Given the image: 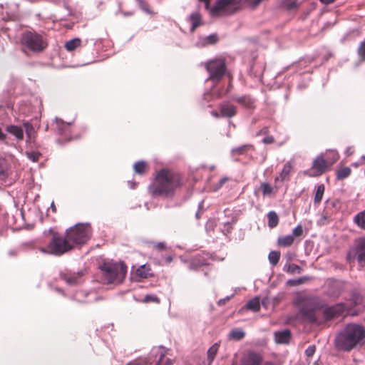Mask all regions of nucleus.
<instances>
[{"label": "nucleus", "mask_w": 365, "mask_h": 365, "mask_svg": "<svg viewBox=\"0 0 365 365\" xmlns=\"http://www.w3.org/2000/svg\"><path fill=\"white\" fill-rule=\"evenodd\" d=\"M146 163L144 161L136 162L133 165L135 172L140 175L144 173Z\"/></svg>", "instance_id": "58836bf2"}, {"label": "nucleus", "mask_w": 365, "mask_h": 365, "mask_svg": "<svg viewBox=\"0 0 365 365\" xmlns=\"http://www.w3.org/2000/svg\"><path fill=\"white\" fill-rule=\"evenodd\" d=\"M55 125L58 134L63 136V140L68 141L72 139L71 136L69 135L71 130L69 123H65L61 119L56 118Z\"/></svg>", "instance_id": "f8f14e48"}, {"label": "nucleus", "mask_w": 365, "mask_h": 365, "mask_svg": "<svg viewBox=\"0 0 365 365\" xmlns=\"http://www.w3.org/2000/svg\"><path fill=\"white\" fill-rule=\"evenodd\" d=\"M322 3L325 4H329L334 1V0H319Z\"/></svg>", "instance_id": "052dcab7"}, {"label": "nucleus", "mask_w": 365, "mask_h": 365, "mask_svg": "<svg viewBox=\"0 0 365 365\" xmlns=\"http://www.w3.org/2000/svg\"><path fill=\"white\" fill-rule=\"evenodd\" d=\"M102 272L101 281L103 284L117 285L124 280L127 267L121 262L104 261L100 266Z\"/></svg>", "instance_id": "7ed1b4c3"}, {"label": "nucleus", "mask_w": 365, "mask_h": 365, "mask_svg": "<svg viewBox=\"0 0 365 365\" xmlns=\"http://www.w3.org/2000/svg\"><path fill=\"white\" fill-rule=\"evenodd\" d=\"M354 298L355 304L360 303V302L361 300L360 295L355 294V295H354Z\"/></svg>", "instance_id": "4d7b16f0"}, {"label": "nucleus", "mask_w": 365, "mask_h": 365, "mask_svg": "<svg viewBox=\"0 0 365 365\" xmlns=\"http://www.w3.org/2000/svg\"><path fill=\"white\" fill-rule=\"evenodd\" d=\"M6 131L15 136L18 140H21L24 138V130L21 127L9 125L6 127Z\"/></svg>", "instance_id": "412c9836"}, {"label": "nucleus", "mask_w": 365, "mask_h": 365, "mask_svg": "<svg viewBox=\"0 0 365 365\" xmlns=\"http://www.w3.org/2000/svg\"><path fill=\"white\" fill-rule=\"evenodd\" d=\"M21 43L24 48L33 52H40L46 47V43L43 36L30 31L24 32L21 37Z\"/></svg>", "instance_id": "423d86ee"}, {"label": "nucleus", "mask_w": 365, "mask_h": 365, "mask_svg": "<svg viewBox=\"0 0 365 365\" xmlns=\"http://www.w3.org/2000/svg\"><path fill=\"white\" fill-rule=\"evenodd\" d=\"M327 155H329L327 158V160H326L328 165H332L339 158V155H338L337 152L334 150H328Z\"/></svg>", "instance_id": "e433bc0d"}, {"label": "nucleus", "mask_w": 365, "mask_h": 365, "mask_svg": "<svg viewBox=\"0 0 365 365\" xmlns=\"http://www.w3.org/2000/svg\"><path fill=\"white\" fill-rule=\"evenodd\" d=\"M61 277L70 285L78 284L82 282V275L80 273H65L61 274Z\"/></svg>", "instance_id": "a211bd4d"}, {"label": "nucleus", "mask_w": 365, "mask_h": 365, "mask_svg": "<svg viewBox=\"0 0 365 365\" xmlns=\"http://www.w3.org/2000/svg\"><path fill=\"white\" fill-rule=\"evenodd\" d=\"M181 185L180 175L171 170L163 169L157 174L155 182L148 187L153 197H172Z\"/></svg>", "instance_id": "f257e3e1"}, {"label": "nucleus", "mask_w": 365, "mask_h": 365, "mask_svg": "<svg viewBox=\"0 0 365 365\" xmlns=\"http://www.w3.org/2000/svg\"><path fill=\"white\" fill-rule=\"evenodd\" d=\"M284 270L290 274H300L302 272V268L295 264H289L285 265Z\"/></svg>", "instance_id": "72a5a7b5"}, {"label": "nucleus", "mask_w": 365, "mask_h": 365, "mask_svg": "<svg viewBox=\"0 0 365 365\" xmlns=\"http://www.w3.org/2000/svg\"><path fill=\"white\" fill-rule=\"evenodd\" d=\"M66 237L71 243L85 244L91 237V230L88 224H78L66 230Z\"/></svg>", "instance_id": "39448f33"}, {"label": "nucleus", "mask_w": 365, "mask_h": 365, "mask_svg": "<svg viewBox=\"0 0 365 365\" xmlns=\"http://www.w3.org/2000/svg\"><path fill=\"white\" fill-rule=\"evenodd\" d=\"M262 358L259 354L249 352L243 359L242 365H260Z\"/></svg>", "instance_id": "dca6fc26"}, {"label": "nucleus", "mask_w": 365, "mask_h": 365, "mask_svg": "<svg viewBox=\"0 0 365 365\" xmlns=\"http://www.w3.org/2000/svg\"><path fill=\"white\" fill-rule=\"evenodd\" d=\"M136 273L141 278H148L153 275L150 265L146 264L138 267L136 270Z\"/></svg>", "instance_id": "5701e85b"}, {"label": "nucleus", "mask_w": 365, "mask_h": 365, "mask_svg": "<svg viewBox=\"0 0 365 365\" xmlns=\"http://www.w3.org/2000/svg\"><path fill=\"white\" fill-rule=\"evenodd\" d=\"M158 353L159 354L160 357L156 365H171L172 361L165 356L164 354V348L159 347L158 349Z\"/></svg>", "instance_id": "bb28decb"}, {"label": "nucleus", "mask_w": 365, "mask_h": 365, "mask_svg": "<svg viewBox=\"0 0 365 365\" xmlns=\"http://www.w3.org/2000/svg\"><path fill=\"white\" fill-rule=\"evenodd\" d=\"M263 0H247L252 8L257 6Z\"/></svg>", "instance_id": "603ef678"}, {"label": "nucleus", "mask_w": 365, "mask_h": 365, "mask_svg": "<svg viewBox=\"0 0 365 365\" xmlns=\"http://www.w3.org/2000/svg\"><path fill=\"white\" fill-rule=\"evenodd\" d=\"M336 202L334 201H331V202H329V201H327V206H329V205H331L332 207H334L335 205H336Z\"/></svg>", "instance_id": "0e129e2a"}, {"label": "nucleus", "mask_w": 365, "mask_h": 365, "mask_svg": "<svg viewBox=\"0 0 365 365\" xmlns=\"http://www.w3.org/2000/svg\"><path fill=\"white\" fill-rule=\"evenodd\" d=\"M217 37L216 35H210L208 36H207L204 41H205V44H212V43H214L217 41Z\"/></svg>", "instance_id": "a18cd8bd"}, {"label": "nucleus", "mask_w": 365, "mask_h": 365, "mask_svg": "<svg viewBox=\"0 0 365 365\" xmlns=\"http://www.w3.org/2000/svg\"><path fill=\"white\" fill-rule=\"evenodd\" d=\"M268 217V227L274 228L277 226L279 223V216L275 211H269L267 214Z\"/></svg>", "instance_id": "393cba45"}, {"label": "nucleus", "mask_w": 365, "mask_h": 365, "mask_svg": "<svg viewBox=\"0 0 365 365\" xmlns=\"http://www.w3.org/2000/svg\"><path fill=\"white\" fill-rule=\"evenodd\" d=\"M354 222L361 228L365 229V210L358 213L354 217Z\"/></svg>", "instance_id": "2f4dec72"}, {"label": "nucleus", "mask_w": 365, "mask_h": 365, "mask_svg": "<svg viewBox=\"0 0 365 365\" xmlns=\"http://www.w3.org/2000/svg\"><path fill=\"white\" fill-rule=\"evenodd\" d=\"M26 157L33 162L38 160L41 153L37 151H26L25 153Z\"/></svg>", "instance_id": "79ce46f5"}, {"label": "nucleus", "mask_w": 365, "mask_h": 365, "mask_svg": "<svg viewBox=\"0 0 365 365\" xmlns=\"http://www.w3.org/2000/svg\"><path fill=\"white\" fill-rule=\"evenodd\" d=\"M147 364L148 361L145 359H138L128 363L127 365H147Z\"/></svg>", "instance_id": "c03bdc74"}, {"label": "nucleus", "mask_w": 365, "mask_h": 365, "mask_svg": "<svg viewBox=\"0 0 365 365\" xmlns=\"http://www.w3.org/2000/svg\"><path fill=\"white\" fill-rule=\"evenodd\" d=\"M267 133H268V128H263L262 130H260L259 132L257 133V135H259L261 134H267Z\"/></svg>", "instance_id": "6e6d98bb"}, {"label": "nucleus", "mask_w": 365, "mask_h": 365, "mask_svg": "<svg viewBox=\"0 0 365 365\" xmlns=\"http://www.w3.org/2000/svg\"><path fill=\"white\" fill-rule=\"evenodd\" d=\"M189 21L192 24L190 31H193L201 24L202 18L200 14L198 11L192 13L189 17Z\"/></svg>", "instance_id": "4be33fe9"}, {"label": "nucleus", "mask_w": 365, "mask_h": 365, "mask_svg": "<svg viewBox=\"0 0 365 365\" xmlns=\"http://www.w3.org/2000/svg\"><path fill=\"white\" fill-rule=\"evenodd\" d=\"M293 165H294V164L291 161H288L284 165L283 168H282L281 173H279V175L277 176L274 178V182L276 184L279 181L283 182L284 180H289V175H290L291 170L293 168Z\"/></svg>", "instance_id": "4468645a"}, {"label": "nucleus", "mask_w": 365, "mask_h": 365, "mask_svg": "<svg viewBox=\"0 0 365 365\" xmlns=\"http://www.w3.org/2000/svg\"><path fill=\"white\" fill-rule=\"evenodd\" d=\"M365 329L363 326L350 323L337 334L335 339L336 346L344 351H350L364 343Z\"/></svg>", "instance_id": "f03ea898"}, {"label": "nucleus", "mask_w": 365, "mask_h": 365, "mask_svg": "<svg viewBox=\"0 0 365 365\" xmlns=\"http://www.w3.org/2000/svg\"><path fill=\"white\" fill-rule=\"evenodd\" d=\"M260 187L264 197H270L278 190V187L277 185L274 187L268 182L261 183Z\"/></svg>", "instance_id": "aec40b11"}, {"label": "nucleus", "mask_w": 365, "mask_h": 365, "mask_svg": "<svg viewBox=\"0 0 365 365\" xmlns=\"http://www.w3.org/2000/svg\"><path fill=\"white\" fill-rule=\"evenodd\" d=\"M233 100L247 109H254L255 107V101L250 96L235 97Z\"/></svg>", "instance_id": "f3484780"}, {"label": "nucleus", "mask_w": 365, "mask_h": 365, "mask_svg": "<svg viewBox=\"0 0 365 365\" xmlns=\"http://www.w3.org/2000/svg\"><path fill=\"white\" fill-rule=\"evenodd\" d=\"M245 336V331L241 329H234L228 334V338L235 341H240Z\"/></svg>", "instance_id": "b1692460"}, {"label": "nucleus", "mask_w": 365, "mask_h": 365, "mask_svg": "<svg viewBox=\"0 0 365 365\" xmlns=\"http://www.w3.org/2000/svg\"><path fill=\"white\" fill-rule=\"evenodd\" d=\"M275 341L277 344H287L291 338L290 331L288 329L274 333Z\"/></svg>", "instance_id": "6ab92c4d"}, {"label": "nucleus", "mask_w": 365, "mask_h": 365, "mask_svg": "<svg viewBox=\"0 0 365 365\" xmlns=\"http://www.w3.org/2000/svg\"><path fill=\"white\" fill-rule=\"evenodd\" d=\"M205 257H203L202 259H197V264L199 265H206L208 264L209 262L207 261L208 257V254H205Z\"/></svg>", "instance_id": "8fccbe9b"}, {"label": "nucleus", "mask_w": 365, "mask_h": 365, "mask_svg": "<svg viewBox=\"0 0 365 365\" xmlns=\"http://www.w3.org/2000/svg\"><path fill=\"white\" fill-rule=\"evenodd\" d=\"M294 7H296V3H295V2H292V3H291V4L289 5V6H288V8H289V9H293V8H294Z\"/></svg>", "instance_id": "69168bd1"}, {"label": "nucleus", "mask_w": 365, "mask_h": 365, "mask_svg": "<svg viewBox=\"0 0 365 365\" xmlns=\"http://www.w3.org/2000/svg\"><path fill=\"white\" fill-rule=\"evenodd\" d=\"M242 0H218L211 9L212 15L228 14L235 11Z\"/></svg>", "instance_id": "6e6552de"}, {"label": "nucleus", "mask_w": 365, "mask_h": 365, "mask_svg": "<svg viewBox=\"0 0 365 365\" xmlns=\"http://www.w3.org/2000/svg\"><path fill=\"white\" fill-rule=\"evenodd\" d=\"M9 168V163L4 158H0V175H5Z\"/></svg>", "instance_id": "a19ab883"}, {"label": "nucleus", "mask_w": 365, "mask_h": 365, "mask_svg": "<svg viewBox=\"0 0 365 365\" xmlns=\"http://www.w3.org/2000/svg\"><path fill=\"white\" fill-rule=\"evenodd\" d=\"M228 180L227 178H222L220 180L218 184H217V189H219L220 187H222V185L225 182H227Z\"/></svg>", "instance_id": "5fc2aeb1"}, {"label": "nucleus", "mask_w": 365, "mask_h": 365, "mask_svg": "<svg viewBox=\"0 0 365 365\" xmlns=\"http://www.w3.org/2000/svg\"><path fill=\"white\" fill-rule=\"evenodd\" d=\"M51 207L53 211L55 212L56 211V207H55L53 202L51 203Z\"/></svg>", "instance_id": "774afa93"}, {"label": "nucleus", "mask_w": 365, "mask_h": 365, "mask_svg": "<svg viewBox=\"0 0 365 365\" xmlns=\"http://www.w3.org/2000/svg\"><path fill=\"white\" fill-rule=\"evenodd\" d=\"M358 54L361 60H365V41L362 42L358 48Z\"/></svg>", "instance_id": "37998d69"}, {"label": "nucleus", "mask_w": 365, "mask_h": 365, "mask_svg": "<svg viewBox=\"0 0 365 365\" xmlns=\"http://www.w3.org/2000/svg\"><path fill=\"white\" fill-rule=\"evenodd\" d=\"M144 301L146 302H157L158 301V298L155 295H146L145 297Z\"/></svg>", "instance_id": "3c124183"}, {"label": "nucleus", "mask_w": 365, "mask_h": 365, "mask_svg": "<svg viewBox=\"0 0 365 365\" xmlns=\"http://www.w3.org/2000/svg\"><path fill=\"white\" fill-rule=\"evenodd\" d=\"M81 44V39L76 38L67 41L65 44L66 50L71 51L78 47Z\"/></svg>", "instance_id": "473e14b6"}, {"label": "nucleus", "mask_w": 365, "mask_h": 365, "mask_svg": "<svg viewBox=\"0 0 365 365\" xmlns=\"http://www.w3.org/2000/svg\"><path fill=\"white\" fill-rule=\"evenodd\" d=\"M252 148V145L250 144L243 145L242 146L232 148L231 150L232 155H240L245 154L246 152H247L250 148Z\"/></svg>", "instance_id": "7c9ffc66"}, {"label": "nucleus", "mask_w": 365, "mask_h": 365, "mask_svg": "<svg viewBox=\"0 0 365 365\" xmlns=\"http://www.w3.org/2000/svg\"><path fill=\"white\" fill-rule=\"evenodd\" d=\"M206 68L210 73V78L214 81L221 79L225 72V63L222 59H215L209 61Z\"/></svg>", "instance_id": "1a4fd4ad"}, {"label": "nucleus", "mask_w": 365, "mask_h": 365, "mask_svg": "<svg viewBox=\"0 0 365 365\" xmlns=\"http://www.w3.org/2000/svg\"><path fill=\"white\" fill-rule=\"evenodd\" d=\"M211 114H212L214 117H215V118H219V116H220L219 113H218L217 111H215V110H212V111L211 112Z\"/></svg>", "instance_id": "e2e57ef3"}, {"label": "nucleus", "mask_w": 365, "mask_h": 365, "mask_svg": "<svg viewBox=\"0 0 365 365\" xmlns=\"http://www.w3.org/2000/svg\"><path fill=\"white\" fill-rule=\"evenodd\" d=\"M296 304L300 313L310 322L315 320L314 312L317 308V300L312 297H299L296 299Z\"/></svg>", "instance_id": "0eeeda50"}, {"label": "nucleus", "mask_w": 365, "mask_h": 365, "mask_svg": "<svg viewBox=\"0 0 365 365\" xmlns=\"http://www.w3.org/2000/svg\"><path fill=\"white\" fill-rule=\"evenodd\" d=\"M274 139L271 135H267L262 139V142L264 144H271L274 142Z\"/></svg>", "instance_id": "09e8293b"}, {"label": "nucleus", "mask_w": 365, "mask_h": 365, "mask_svg": "<svg viewBox=\"0 0 365 365\" xmlns=\"http://www.w3.org/2000/svg\"><path fill=\"white\" fill-rule=\"evenodd\" d=\"M327 163L322 155H319L313 162L312 169L316 170V175H322L327 168Z\"/></svg>", "instance_id": "2eb2a0df"}, {"label": "nucleus", "mask_w": 365, "mask_h": 365, "mask_svg": "<svg viewBox=\"0 0 365 365\" xmlns=\"http://www.w3.org/2000/svg\"><path fill=\"white\" fill-rule=\"evenodd\" d=\"M246 307L247 309L253 311V312H257L260 309V302H259V298L256 297L249 301L247 304H246Z\"/></svg>", "instance_id": "c756f323"}, {"label": "nucleus", "mask_w": 365, "mask_h": 365, "mask_svg": "<svg viewBox=\"0 0 365 365\" xmlns=\"http://www.w3.org/2000/svg\"><path fill=\"white\" fill-rule=\"evenodd\" d=\"M302 232H303L302 227L299 225L297 226L294 229H293L292 235H293V237H298V236H300L302 234Z\"/></svg>", "instance_id": "de8ad7c7"}, {"label": "nucleus", "mask_w": 365, "mask_h": 365, "mask_svg": "<svg viewBox=\"0 0 365 365\" xmlns=\"http://www.w3.org/2000/svg\"><path fill=\"white\" fill-rule=\"evenodd\" d=\"M81 295L86 296V294H84L83 292H78L74 296L75 299L81 302H84L83 299L81 298Z\"/></svg>", "instance_id": "864d4df0"}, {"label": "nucleus", "mask_w": 365, "mask_h": 365, "mask_svg": "<svg viewBox=\"0 0 365 365\" xmlns=\"http://www.w3.org/2000/svg\"><path fill=\"white\" fill-rule=\"evenodd\" d=\"M220 115L222 117L232 118L237 113V107L229 102H222L219 106Z\"/></svg>", "instance_id": "ddd939ff"}, {"label": "nucleus", "mask_w": 365, "mask_h": 365, "mask_svg": "<svg viewBox=\"0 0 365 365\" xmlns=\"http://www.w3.org/2000/svg\"><path fill=\"white\" fill-rule=\"evenodd\" d=\"M311 279V277L304 276L296 279H289L287 281V284L289 286H297L301 284H304Z\"/></svg>", "instance_id": "c9c22d12"}, {"label": "nucleus", "mask_w": 365, "mask_h": 365, "mask_svg": "<svg viewBox=\"0 0 365 365\" xmlns=\"http://www.w3.org/2000/svg\"><path fill=\"white\" fill-rule=\"evenodd\" d=\"M347 309V306L344 304H338L324 309V315L327 319L344 314Z\"/></svg>", "instance_id": "9b49d317"}, {"label": "nucleus", "mask_w": 365, "mask_h": 365, "mask_svg": "<svg viewBox=\"0 0 365 365\" xmlns=\"http://www.w3.org/2000/svg\"><path fill=\"white\" fill-rule=\"evenodd\" d=\"M219 344L215 343L212 346H210L207 351V365H211L212 361H214L215 356L218 351Z\"/></svg>", "instance_id": "a878e982"}, {"label": "nucleus", "mask_w": 365, "mask_h": 365, "mask_svg": "<svg viewBox=\"0 0 365 365\" xmlns=\"http://www.w3.org/2000/svg\"><path fill=\"white\" fill-rule=\"evenodd\" d=\"M351 169L349 167H344L339 170L336 173V178L338 180H343L348 178L351 174Z\"/></svg>", "instance_id": "f704fd0d"}, {"label": "nucleus", "mask_w": 365, "mask_h": 365, "mask_svg": "<svg viewBox=\"0 0 365 365\" xmlns=\"http://www.w3.org/2000/svg\"><path fill=\"white\" fill-rule=\"evenodd\" d=\"M130 188L134 189L135 187V182L133 181H128Z\"/></svg>", "instance_id": "680f3d73"}, {"label": "nucleus", "mask_w": 365, "mask_h": 365, "mask_svg": "<svg viewBox=\"0 0 365 365\" xmlns=\"http://www.w3.org/2000/svg\"><path fill=\"white\" fill-rule=\"evenodd\" d=\"M324 190L325 187L323 184H320L317 186V190L314 199V204H319L321 202L324 192Z\"/></svg>", "instance_id": "c85d7f7f"}, {"label": "nucleus", "mask_w": 365, "mask_h": 365, "mask_svg": "<svg viewBox=\"0 0 365 365\" xmlns=\"http://www.w3.org/2000/svg\"><path fill=\"white\" fill-rule=\"evenodd\" d=\"M73 249V244L70 242L66 235L53 236L46 247L39 248L41 252L44 254L61 256Z\"/></svg>", "instance_id": "20e7f679"}, {"label": "nucleus", "mask_w": 365, "mask_h": 365, "mask_svg": "<svg viewBox=\"0 0 365 365\" xmlns=\"http://www.w3.org/2000/svg\"><path fill=\"white\" fill-rule=\"evenodd\" d=\"M277 242L280 246L284 247H289L294 242V237L291 235L279 237L278 238Z\"/></svg>", "instance_id": "cd10ccee"}, {"label": "nucleus", "mask_w": 365, "mask_h": 365, "mask_svg": "<svg viewBox=\"0 0 365 365\" xmlns=\"http://www.w3.org/2000/svg\"><path fill=\"white\" fill-rule=\"evenodd\" d=\"M346 154L347 155H351L353 153H354V150H353V148L351 147H349L346 150Z\"/></svg>", "instance_id": "13d9d810"}, {"label": "nucleus", "mask_w": 365, "mask_h": 365, "mask_svg": "<svg viewBox=\"0 0 365 365\" xmlns=\"http://www.w3.org/2000/svg\"><path fill=\"white\" fill-rule=\"evenodd\" d=\"M279 258H280V253L277 251L270 252L269 254V256H268L269 263L272 265H276L278 263Z\"/></svg>", "instance_id": "4c0bfd02"}, {"label": "nucleus", "mask_w": 365, "mask_h": 365, "mask_svg": "<svg viewBox=\"0 0 365 365\" xmlns=\"http://www.w3.org/2000/svg\"><path fill=\"white\" fill-rule=\"evenodd\" d=\"M316 351V347L314 345L309 346L305 350V354L308 356H312Z\"/></svg>", "instance_id": "49530a36"}, {"label": "nucleus", "mask_w": 365, "mask_h": 365, "mask_svg": "<svg viewBox=\"0 0 365 365\" xmlns=\"http://www.w3.org/2000/svg\"><path fill=\"white\" fill-rule=\"evenodd\" d=\"M158 247L159 249H163L165 247V245L163 243H158Z\"/></svg>", "instance_id": "338daca9"}, {"label": "nucleus", "mask_w": 365, "mask_h": 365, "mask_svg": "<svg viewBox=\"0 0 365 365\" xmlns=\"http://www.w3.org/2000/svg\"><path fill=\"white\" fill-rule=\"evenodd\" d=\"M224 94L225 93L223 92L218 91L216 93H215L214 95H215V98H220L222 97Z\"/></svg>", "instance_id": "bf43d9fd"}, {"label": "nucleus", "mask_w": 365, "mask_h": 365, "mask_svg": "<svg viewBox=\"0 0 365 365\" xmlns=\"http://www.w3.org/2000/svg\"><path fill=\"white\" fill-rule=\"evenodd\" d=\"M357 259L359 263L365 261V237L356 240L354 246L347 254V260Z\"/></svg>", "instance_id": "9d476101"}, {"label": "nucleus", "mask_w": 365, "mask_h": 365, "mask_svg": "<svg viewBox=\"0 0 365 365\" xmlns=\"http://www.w3.org/2000/svg\"><path fill=\"white\" fill-rule=\"evenodd\" d=\"M24 128L28 138V140H31L34 138V128L29 122L24 123Z\"/></svg>", "instance_id": "ea45409f"}]
</instances>
